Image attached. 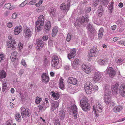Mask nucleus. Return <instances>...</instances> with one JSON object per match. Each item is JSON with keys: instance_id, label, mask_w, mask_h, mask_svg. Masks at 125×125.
Returning a JSON list of instances; mask_svg holds the SVG:
<instances>
[{"instance_id": "obj_20", "label": "nucleus", "mask_w": 125, "mask_h": 125, "mask_svg": "<svg viewBox=\"0 0 125 125\" xmlns=\"http://www.w3.org/2000/svg\"><path fill=\"white\" fill-rule=\"evenodd\" d=\"M59 102L58 101H54L53 103L51 105V110L53 111L54 110L56 109L59 105Z\"/></svg>"}, {"instance_id": "obj_61", "label": "nucleus", "mask_w": 125, "mask_h": 125, "mask_svg": "<svg viewBox=\"0 0 125 125\" xmlns=\"http://www.w3.org/2000/svg\"><path fill=\"white\" fill-rule=\"evenodd\" d=\"M71 39V35L70 34L68 33L67 34V36L66 40L67 41L69 42V41Z\"/></svg>"}, {"instance_id": "obj_38", "label": "nucleus", "mask_w": 125, "mask_h": 125, "mask_svg": "<svg viewBox=\"0 0 125 125\" xmlns=\"http://www.w3.org/2000/svg\"><path fill=\"white\" fill-rule=\"evenodd\" d=\"M38 107H39V109L41 110H43L44 111L46 109V107L44 105L42 104H40L38 106Z\"/></svg>"}, {"instance_id": "obj_44", "label": "nucleus", "mask_w": 125, "mask_h": 125, "mask_svg": "<svg viewBox=\"0 0 125 125\" xmlns=\"http://www.w3.org/2000/svg\"><path fill=\"white\" fill-rule=\"evenodd\" d=\"M30 110L29 109H28L27 110H26L25 113V116L29 117L31 115V114L30 113Z\"/></svg>"}, {"instance_id": "obj_48", "label": "nucleus", "mask_w": 125, "mask_h": 125, "mask_svg": "<svg viewBox=\"0 0 125 125\" xmlns=\"http://www.w3.org/2000/svg\"><path fill=\"white\" fill-rule=\"evenodd\" d=\"M104 11V10L102 6V5H100L98 8L97 12H103Z\"/></svg>"}, {"instance_id": "obj_22", "label": "nucleus", "mask_w": 125, "mask_h": 125, "mask_svg": "<svg viewBox=\"0 0 125 125\" xmlns=\"http://www.w3.org/2000/svg\"><path fill=\"white\" fill-rule=\"evenodd\" d=\"M45 31H49L51 28V22L48 21L46 22L44 27Z\"/></svg>"}, {"instance_id": "obj_16", "label": "nucleus", "mask_w": 125, "mask_h": 125, "mask_svg": "<svg viewBox=\"0 0 125 125\" xmlns=\"http://www.w3.org/2000/svg\"><path fill=\"white\" fill-rule=\"evenodd\" d=\"M22 30L21 26H16L14 30V33L15 35H18Z\"/></svg>"}, {"instance_id": "obj_6", "label": "nucleus", "mask_w": 125, "mask_h": 125, "mask_svg": "<svg viewBox=\"0 0 125 125\" xmlns=\"http://www.w3.org/2000/svg\"><path fill=\"white\" fill-rule=\"evenodd\" d=\"M51 65L52 66L55 67L58 64L59 60L57 56L55 55H54L52 58Z\"/></svg>"}, {"instance_id": "obj_53", "label": "nucleus", "mask_w": 125, "mask_h": 125, "mask_svg": "<svg viewBox=\"0 0 125 125\" xmlns=\"http://www.w3.org/2000/svg\"><path fill=\"white\" fill-rule=\"evenodd\" d=\"M48 63V59L46 58H45L44 60V62L43 63V65L44 66H46L47 65Z\"/></svg>"}, {"instance_id": "obj_7", "label": "nucleus", "mask_w": 125, "mask_h": 125, "mask_svg": "<svg viewBox=\"0 0 125 125\" xmlns=\"http://www.w3.org/2000/svg\"><path fill=\"white\" fill-rule=\"evenodd\" d=\"M119 84L117 83L114 84L113 86L111 87V88L112 93L114 94H116L118 93L119 90L118 87Z\"/></svg>"}, {"instance_id": "obj_63", "label": "nucleus", "mask_w": 125, "mask_h": 125, "mask_svg": "<svg viewBox=\"0 0 125 125\" xmlns=\"http://www.w3.org/2000/svg\"><path fill=\"white\" fill-rule=\"evenodd\" d=\"M104 12H98V16L99 17H101L103 14Z\"/></svg>"}, {"instance_id": "obj_11", "label": "nucleus", "mask_w": 125, "mask_h": 125, "mask_svg": "<svg viewBox=\"0 0 125 125\" xmlns=\"http://www.w3.org/2000/svg\"><path fill=\"white\" fill-rule=\"evenodd\" d=\"M36 43L37 46V49L38 50H40V47L41 48L43 47L44 44V43L41 39H37L36 40Z\"/></svg>"}, {"instance_id": "obj_28", "label": "nucleus", "mask_w": 125, "mask_h": 125, "mask_svg": "<svg viewBox=\"0 0 125 125\" xmlns=\"http://www.w3.org/2000/svg\"><path fill=\"white\" fill-rule=\"evenodd\" d=\"M51 16H54L56 14V9L53 8H51L49 10Z\"/></svg>"}, {"instance_id": "obj_26", "label": "nucleus", "mask_w": 125, "mask_h": 125, "mask_svg": "<svg viewBox=\"0 0 125 125\" xmlns=\"http://www.w3.org/2000/svg\"><path fill=\"white\" fill-rule=\"evenodd\" d=\"M6 76V73L4 70H2L0 72V81L3 78H5Z\"/></svg>"}, {"instance_id": "obj_25", "label": "nucleus", "mask_w": 125, "mask_h": 125, "mask_svg": "<svg viewBox=\"0 0 125 125\" xmlns=\"http://www.w3.org/2000/svg\"><path fill=\"white\" fill-rule=\"evenodd\" d=\"M59 114L60 119L62 120H63L65 115V113L64 111L62 110H61L59 111Z\"/></svg>"}, {"instance_id": "obj_64", "label": "nucleus", "mask_w": 125, "mask_h": 125, "mask_svg": "<svg viewBox=\"0 0 125 125\" xmlns=\"http://www.w3.org/2000/svg\"><path fill=\"white\" fill-rule=\"evenodd\" d=\"M11 122L10 120H9L6 122L5 125H12L11 123Z\"/></svg>"}, {"instance_id": "obj_46", "label": "nucleus", "mask_w": 125, "mask_h": 125, "mask_svg": "<svg viewBox=\"0 0 125 125\" xmlns=\"http://www.w3.org/2000/svg\"><path fill=\"white\" fill-rule=\"evenodd\" d=\"M103 3L105 7H106L107 5L108 4L109 2L108 1V0H103Z\"/></svg>"}, {"instance_id": "obj_14", "label": "nucleus", "mask_w": 125, "mask_h": 125, "mask_svg": "<svg viewBox=\"0 0 125 125\" xmlns=\"http://www.w3.org/2000/svg\"><path fill=\"white\" fill-rule=\"evenodd\" d=\"M68 82L70 83L76 85H77L78 83V81L77 79L72 77H70L69 78Z\"/></svg>"}, {"instance_id": "obj_2", "label": "nucleus", "mask_w": 125, "mask_h": 125, "mask_svg": "<svg viewBox=\"0 0 125 125\" xmlns=\"http://www.w3.org/2000/svg\"><path fill=\"white\" fill-rule=\"evenodd\" d=\"M12 36L11 34L8 36V38L10 40L9 41H7V46L8 48H11L12 49H15L16 48V42L12 38Z\"/></svg>"}, {"instance_id": "obj_3", "label": "nucleus", "mask_w": 125, "mask_h": 125, "mask_svg": "<svg viewBox=\"0 0 125 125\" xmlns=\"http://www.w3.org/2000/svg\"><path fill=\"white\" fill-rule=\"evenodd\" d=\"M80 104L81 107L84 111H87L90 109V106L89 104L83 100L82 99L80 100Z\"/></svg>"}, {"instance_id": "obj_30", "label": "nucleus", "mask_w": 125, "mask_h": 125, "mask_svg": "<svg viewBox=\"0 0 125 125\" xmlns=\"http://www.w3.org/2000/svg\"><path fill=\"white\" fill-rule=\"evenodd\" d=\"M58 31L57 26H55L53 28L52 33V36L53 37H54L56 35Z\"/></svg>"}, {"instance_id": "obj_43", "label": "nucleus", "mask_w": 125, "mask_h": 125, "mask_svg": "<svg viewBox=\"0 0 125 125\" xmlns=\"http://www.w3.org/2000/svg\"><path fill=\"white\" fill-rule=\"evenodd\" d=\"M93 4L94 7H96L99 3L98 0H93Z\"/></svg>"}, {"instance_id": "obj_5", "label": "nucleus", "mask_w": 125, "mask_h": 125, "mask_svg": "<svg viewBox=\"0 0 125 125\" xmlns=\"http://www.w3.org/2000/svg\"><path fill=\"white\" fill-rule=\"evenodd\" d=\"M98 50L96 47L92 48L90 50L89 55L90 57H95L97 55Z\"/></svg>"}, {"instance_id": "obj_4", "label": "nucleus", "mask_w": 125, "mask_h": 125, "mask_svg": "<svg viewBox=\"0 0 125 125\" xmlns=\"http://www.w3.org/2000/svg\"><path fill=\"white\" fill-rule=\"evenodd\" d=\"M24 34L26 38H29L31 36L32 33V31L29 28L25 27L24 29Z\"/></svg>"}, {"instance_id": "obj_35", "label": "nucleus", "mask_w": 125, "mask_h": 125, "mask_svg": "<svg viewBox=\"0 0 125 125\" xmlns=\"http://www.w3.org/2000/svg\"><path fill=\"white\" fill-rule=\"evenodd\" d=\"M44 17L43 15H41L39 16L37 21H41V23L42 24V23H44ZM41 24L42 25V24Z\"/></svg>"}, {"instance_id": "obj_36", "label": "nucleus", "mask_w": 125, "mask_h": 125, "mask_svg": "<svg viewBox=\"0 0 125 125\" xmlns=\"http://www.w3.org/2000/svg\"><path fill=\"white\" fill-rule=\"evenodd\" d=\"M26 111V109L25 108L23 107L21 108V113L22 117L23 118L25 117V113Z\"/></svg>"}, {"instance_id": "obj_49", "label": "nucleus", "mask_w": 125, "mask_h": 125, "mask_svg": "<svg viewBox=\"0 0 125 125\" xmlns=\"http://www.w3.org/2000/svg\"><path fill=\"white\" fill-rule=\"evenodd\" d=\"M54 123L55 125H60V124L59 120L58 119H55L54 121Z\"/></svg>"}, {"instance_id": "obj_19", "label": "nucleus", "mask_w": 125, "mask_h": 125, "mask_svg": "<svg viewBox=\"0 0 125 125\" xmlns=\"http://www.w3.org/2000/svg\"><path fill=\"white\" fill-rule=\"evenodd\" d=\"M79 65V61L78 59H75L73 62L72 67L74 69H76Z\"/></svg>"}, {"instance_id": "obj_37", "label": "nucleus", "mask_w": 125, "mask_h": 125, "mask_svg": "<svg viewBox=\"0 0 125 125\" xmlns=\"http://www.w3.org/2000/svg\"><path fill=\"white\" fill-rule=\"evenodd\" d=\"M67 6L66 7V5H65V3H62L61 5L60 6V9L61 10H66L67 11H68L69 10L67 9Z\"/></svg>"}, {"instance_id": "obj_1", "label": "nucleus", "mask_w": 125, "mask_h": 125, "mask_svg": "<svg viewBox=\"0 0 125 125\" xmlns=\"http://www.w3.org/2000/svg\"><path fill=\"white\" fill-rule=\"evenodd\" d=\"M84 88L87 94H90L92 93L97 91L98 89L97 85L94 86L91 83L88 82L85 83Z\"/></svg>"}, {"instance_id": "obj_15", "label": "nucleus", "mask_w": 125, "mask_h": 125, "mask_svg": "<svg viewBox=\"0 0 125 125\" xmlns=\"http://www.w3.org/2000/svg\"><path fill=\"white\" fill-rule=\"evenodd\" d=\"M72 110L73 111V115L74 117V118L76 119L77 117L78 114L77 108L76 106L75 105H73L72 106Z\"/></svg>"}, {"instance_id": "obj_10", "label": "nucleus", "mask_w": 125, "mask_h": 125, "mask_svg": "<svg viewBox=\"0 0 125 125\" xmlns=\"http://www.w3.org/2000/svg\"><path fill=\"white\" fill-rule=\"evenodd\" d=\"M82 68L83 71L87 73H89L91 71V69L90 68L85 64H82Z\"/></svg>"}, {"instance_id": "obj_62", "label": "nucleus", "mask_w": 125, "mask_h": 125, "mask_svg": "<svg viewBox=\"0 0 125 125\" xmlns=\"http://www.w3.org/2000/svg\"><path fill=\"white\" fill-rule=\"evenodd\" d=\"M116 62L118 64L121 63L123 61V60L122 59H118L116 60Z\"/></svg>"}, {"instance_id": "obj_13", "label": "nucleus", "mask_w": 125, "mask_h": 125, "mask_svg": "<svg viewBox=\"0 0 125 125\" xmlns=\"http://www.w3.org/2000/svg\"><path fill=\"white\" fill-rule=\"evenodd\" d=\"M120 93L121 96L122 97L125 96V84H122L119 89Z\"/></svg>"}, {"instance_id": "obj_52", "label": "nucleus", "mask_w": 125, "mask_h": 125, "mask_svg": "<svg viewBox=\"0 0 125 125\" xmlns=\"http://www.w3.org/2000/svg\"><path fill=\"white\" fill-rule=\"evenodd\" d=\"M18 47L19 50H21L23 48L22 44L21 43H19L18 45Z\"/></svg>"}, {"instance_id": "obj_33", "label": "nucleus", "mask_w": 125, "mask_h": 125, "mask_svg": "<svg viewBox=\"0 0 125 125\" xmlns=\"http://www.w3.org/2000/svg\"><path fill=\"white\" fill-rule=\"evenodd\" d=\"M100 64L101 65H105L107 63V59H101L99 61Z\"/></svg>"}, {"instance_id": "obj_60", "label": "nucleus", "mask_w": 125, "mask_h": 125, "mask_svg": "<svg viewBox=\"0 0 125 125\" xmlns=\"http://www.w3.org/2000/svg\"><path fill=\"white\" fill-rule=\"evenodd\" d=\"M64 68L65 69L68 70L70 69L71 66L69 65H65L64 66Z\"/></svg>"}, {"instance_id": "obj_29", "label": "nucleus", "mask_w": 125, "mask_h": 125, "mask_svg": "<svg viewBox=\"0 0 125 125\" xmlns=\"http://www.w3.org/2000/svg\"><path fill=\"white\" fill-rule=\"evenodd\" d=\"M96 108H95L96 109L97 111L99 113H101L102 111V106L101 104L99 103H96Z\"/></svg>"}, {"instance_id": "obj_34", "label": "nucleus", "mask_w": 125, "mask_h": 125, "mask_svg": "<svg viewBox=\"0 0 125 125\" xmlns=\"http://www.w3.org/2000/svg\"><path fill=\"white\" fill-rule=\"evenodd\" d=\"M15 118L18 122L21 121V118L20 114L19 113H17L15 115Z\"/></svg>"}, {"instance_id": "obj_9", "label": "nucleus", "mask_w": 125, "mask_h": 125, "mask_svg": "<svg viewBox=\"0 0 125 125\" xmlns=\"http://www.w3.org/2000/svg\"><path fill=\"white\" fill-rule=\"evenodd\" d=\"M41 77L43 82L46 83L49 81V77L46 73H42V75Z\"/></svg>"}, {"instance_id": "obj_23", "label": "nucleus", "mask_w": 125, "mask_h": 125, "mask_svg": "<svg viewBox=\"0 0 125 125\" xmlns=\"http://www.w3.org/2000/svg\"><path fill=\"white\" fill-rule=\"evenodd\" d=\"M123 109V107L120 105L115 106L113 109V111L115 113L121 111Z\"/></svg>"}, {"instance_id": "obj_45", "label": "nucleus", "mask_w": 125, "mask_h": 125, "mask_svg": "<svg viewBox=\"0 0 125 125\" xmlns=\"http://www.w3.org/2000/svg\"><path fill=\"white\" fill-rule=\"evenodd\" d=\"M93 111L94 112V113L95 114V116L96 117H98L99 116L98 114L97 113V112H98L97 111L95 107H94V106H93Z\"/></svg>"}, {"instance_id": "obj_42", "label": "nucleus", "mask_w": 125, "mask_h": 125, "mask_svg": "<svg viewBox=\"0 0 125 125\" xmlns=\"http://www.w3.org/2000/svg\"><path fill=\"white\" fill-rule=\"evenodd\" d=\"M44 6L40 7L37 8L36 11L38 12H41L44 9Z\"/></svg>"}, {"instance_id": "obj_39", "label": "nucleus", "mask_w": 125, "mask_h": 125, "mask_svg": "<svg viewBox=\"0 0 125 125\" xmlns=\"http://www.w3.org/2000/svg\"><path fill=\"white\" fill-rule=\"evenodd\" d=\"M87 1L85 0H83V1H81L79 4V6L81 8H83L84 7L85 5V3Z\"/></svg>"}, {"instance_id": "obj_41", "label": "nucleus", "mask_w": 125, "mask_h": 125, "mask_svg": "<svg viewBox=\"0 0 125 125\" xmlns=\"http://www.w3.org/2000/svg\"><path fill=\"white\" fill-rule=\"evenodd\" d=\"M42 100V98L37 96L35 100V103L36 104H39Z\"/></svg>"}, {"instance_id": "obj_58", "label": "nucleus", "mask_w": 125, "mask_h": 125, "mask_svg": "<svg viewBox=\"0 0 125 125\" xmlns=\"http://www.w3.org/2000/svg\"><path fill=\"white\" fill-rule=\"evenodd\" d=\"M92 26L90 24H88V25L87 26V28L89 29V30L90 31V32H91V31H92Z\"/></svg>"}, {"instance_id": "obj_27", "label": "nucleus", "mask_w": 125, "mask_h": 125, "mask_svg": "<svg viewBox=\"0 0 125 125\" xmlns=\"http://www.w3.org/2000/svg\"><path fill=\"white\" fill-rule=\"evenodd\" d=\"M63 79H61L59 81V87L62 90H64V85L63 83Z\"/></svg>"}, {"instance_id": "obj_54", "label": "nucleus", "mask_w": 125, "mask_h": 125, "mask_svg": "<svg viewBox=\"0 0 125 125\" xmlns=\"http://www.w3.org/2000/svg\"><path fill=\"white\" fill-rule=\"evenodd\" d=\"M91 7H87L85 10V11L87 13H88L90 12L91 10Z\"/></svg>"}, {"instance_id": "obj_50", "label": "nucleus", "mask_w": 125, "mask_h": 125, "mask_svg": "<svg viewBox=\"0 0 125 125\" xmlns=\"http://www.w3.org/2000/svg\"><path fill=\"white\" fill-rule=\"evenodd\" d=\"M27 1L26 0H25L22 2L21 4L20 5V7H22L24 6L27 3Z\"/></svg>"}, {"instance_id": "obj_47", "label": "nucleus", "mask_w": 125, "mask_h": 125, "mask_svg": "<svg viewBox=\"0 0 125 125\" xmlns=\"http://www.w3.org/2000/svg\"><path fill=\"white\" fill-rule=\"evenodd\" d=\"M79 20L81 23H83L85 21V18L83 16H82L80 17Z\"/></svg>"}, {"instance_id": "obj_56", "label": "nucleus", "mask_w": 125, "mask_h": 125, "mask_svg": "<svg viewBox=\"0 0 125 125\" xmlns=\"http://www.w3.org/2000/svg\"><path fill=\"white\" fill-rule=\"evenodd\" d=\"M71 0H67V9L68 10H69V9L70 7V2Z\"/></svg>"}, {"instance_id": "obj_59", "label": "nucleus", "mask_w": 125, "mask_h": 125, "mask_svg": "<svg viewBox=\"0 0 125 125\" xmlns=\"http://www.w3.org/2000/svg\"><path fill=\"white\" fill-rule=\"evenodd\" d=\"M103 31L104 30L103 28H101L99 30L98 34L103 35Z\"/></svg>"}, {"instance_id": "obj_21", "label": "nucleus", "mask_w": 125, "mask_h": 125, "mask_svg": "<svg viewBox=\"0 0 125 125\" xmlns=\"http://www.w3.org/2000/svg\"><path fill=\"white\" fill-rule=\"evenodd\" d=\"M51 95L54 99H58L59 97V94L58 92L55 93L53 91H52L51 92Z\"/></svg>"}, {"instance_id": "obj_55", "label": "nucleus", "mask_w": 125, "mask_h": 125, "mask_svg": "<svg viewBox=\"0 0 125 125\" xmlns=\"http://www.w3.org/2000/svg\"><path fill=\"white\" fill-rule=\"evenodd\" d=\"M36 2V1L35 0H32L28 3L27 4L28 5H33L34 3H35Z\"/></svg>"}, {"instance_id": "obj_51", "label": "nucleus", "mask_w": 125, "mask_h": 125, "mask_svg": "<svg viewBox=\"0 0 125 125\" xmlns=\"http://www.w3.org/2000/svg\"><path fill=\"white\" fill-rule=\"evenodd\" d=\"M49 37L48 35H43L42 38L44 41H46L48 40Z\"/></svg>"}, {"instance_id": "obj_17", "label": "nucleus", "mask_w": 125, "mask_h": 125, "mask_svg": "<svg viewBox=\"0 0 125 125\" xmlns=\"http://www.w3.org/2000/svg\"><path fill=\"white\" fill-rule=\"evenodd\" d=\"M41 22V21H37L36 22V28H37V29L39 31L42 29L44 24V23H42V25Z\"/></svg>"}, {"instance_id": "obj_40", "label": "nucleus", "mask_w": 125, "mask_h": 125, "mask_svg": "<svg viewBox=\"0 0 125 125\" xmlns=\"http://www.w3.org/2000/svg\"><path fill=\"white\" fill-rule=\"evenodd\" d=\"M11 6V4L10 3H7L4 6V8L5 9L9 8L10 10H12L13 8L10 7Z\"/></svg>"}, {"instance_id": "obj_8", "label": "nucleus", "mask_w": 125, "mask_h": 125, "mask_svg": "<svg viewBox=\"0 0 125 125\" xmlns=\"http://www.w3.org/2000/svg\"><path fill=\"white\" fill-rule=\"evenodd\" d=\"M101 74L99 72H97L95 73L94 77L93 79L94 82L95 83H96L98 81H99L101 77Z\"/></svg>"}, {"instance_id": "obj_12", "label": "nucleus", "mask_w": 125, "mask_h": 125, "mask_svg": "<svg viewBox=\"0 0 125 125\" xmlns=\"http://www.w3.org/2000/svg\"><path fill=\"white\" fill-rule=\"evenodd\" d=\"M107 73L111 78L113 77L116 74V72L115 70L111 67L109 68Z\"/></svg>"}, {"instance_id": "obj_57", "label": "nucleus", "mask_w": 125, "mask_h": 125, "mask_svg": "<svg viewBox=\"0 0 125 125\" xmlns=\"http://www.w3.org/2000/svg\"><path fill=\"white\" fill-rule=\"evenodd\" d=\"M17 54V52L14 51L11 54V56L14 57H16Z\"/></svg>"}, {"instance_id": "obj_31", "label": "nucleus", "mask_w": 125, "mask_h": 125, "mask_svg": "<svg viewBox=\"0 0 125 125\" xmlns=\"http://www.w3.org/2000/svg\"><path fill=\"white\" fill-rule=\"evenodd\" d=\"M114 2L113 1H112L111 2L110 4L109 5L108 8L109 10V12L110 13H111L112 12L113 10V4Z\"/></svg>"}, {"instance_id": "obj_32", "label": "nucleus", "mask_w": 125, "mask_h": 125, "mask_svg": "<svg viewBox=\"0 0 125 125\" xmlns=\"http://www.w3.org/2000/svg\"><path fill=\"white\" fill-rule=\"evenodd\" d=\"M104 94H109L110 92V90L109 89L108 86L105 85L104 88Z\"/></svg>"}, {"instance_id": "obj_24", "label": "nucleus", "mask_w": 125, "mask_h": 125, "mask_svg": "<svg viewBox=\"0 0 125 125\" xmlns=\"http://www.w3.org/2000/svg\"><path fill=\"white\" fill-rule=\"evenodd\" d=\"M109 94H104V101L107 104H109L110 101V97L108 96Z\"/></svg>"}, {"instance_id": "obj_18", "label": "nucleus", "mask_w": 125, "mask_h": 125, "mask_svg": "<svg viewBox=\"0 0 125 125\" xmlns=\"http://www.w3.org/2000/svg\"><path fill=\"white\" fill-rule=\"evenodd\" d=\"M75 49H73L68 54V59L70 60L72 58H74L75 56Z\"/></svg>"}]
</instances>
